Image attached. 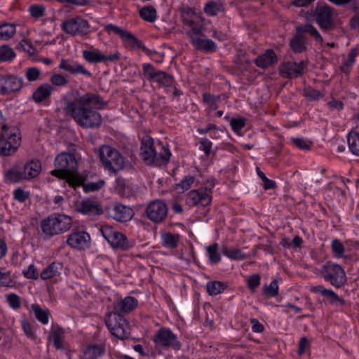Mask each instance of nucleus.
I'll return each mask as SVG.
<instances>
[{
  "label": "nucleus",
  "mask_w": 359,
  "mask_h": 359,
  "mask_svg": "<svg viewBox=\"0 0 359 359\" xmlns=\"http://www.w3.org/2000/svg\"><path fill=\"white\" fill-rule=\"evenodd\" d=\"M305 97L309 100H318L323 97V94L318 90L308 88L304 90Z\"/></svg>",
  "instance_id": "nucleus-59"
},
{
  "label": "nucleus",
  "mask_w": 359,
  "mask_h": 359,
  "mask_svg": "<svg viewBox=\"0 0 359 359\" xmlns=\"http://www.w3.org/2000/svg\"><path fill=\"white\" fill-rule=\"evenodd\" d=\"M46 8L41 4L32 5L29 8V11L32 17L34 18H39L45 15Z\"/></svg>",
  "instance_id": "nucleus-53"
},
{
  "label": "nucleus",
  "mask_w": 359,
  "mask_h": 359,
  "mask_svg": "<svg viewBox=\"0 0 359 359\" xmlns=\"http://www.w3.org/2000/svg\"><path fill=\"white\" fill-rule=\"evenodd\" d=\"M41 74L40 69L36 67H29L25 70V76L30 82L37 81L40 78Z\"/></svg>",
  "instance_id": "nucleus-54"
},
{
  "label": "nucleus",
  "mask_w": 359,
  "mask_h": 359,
  "mask_svg": "<svg viewBox=\"0 0 359 359\" xmlns=\"http://www.w3.org/2000/svg\"><path fill=\"white\" fill-rule=\"evenodd\" d=\"M323 297H326L330 303L333 304L336 302H340L342 304H344V300L341 299L334 292L331 290H326L323 292Z\"/></svg>",
  "instance_id": "nucleus-62"
},
{
  "label": "nucleus",
  "mask_w": 359,
  "mask_h": 359,
  "mask_svg": "<svg viewBox=\"0 0 359 359\" xmlns=\"http://www.w3.org/2000/svg\"><path fill=\"white\" fill-rule=\"evenodd\" d=\"M6 128V123L0 124V155L4 156L15 154L21 142L20 135H17L15 133H8Z\"/></svg>",
  "instance_id": "nucleus-8"
},
{
  "label": "nucleus",
  "mask_w": 359,
  "mask_h": 359,
  "mask_svg": "<svg viewBox=\"0 0 359 359\" xmlns=\"http://www.w3.org/2000/svg\"><path fill=\"white\" fill-rule=\"evenodd\" d=\"M114 240H111L109 244L114 249L127 250L132 247L127 237L122 233L116 231L113 236Z\"/></svg>",
  "instance_id": "nucleus-31"
},
{
  "label": "nucleus",
  "mask_w": 359,
  "mask_h": 359,
  "mask_svg": "<svg viewBox=\"0 0 359 359\" xmlns=\"http://www.w3.org/2000/svg\"><path fill=\"white\" fill-rule=\"evenodd\" d=\"M81 126L88 128L99 126L102 123L100 114H69Z\"/></svg>",
  "instance_id": "nucleus-19"
},
{
  "label": "nucleus",
  "mask_w": 359,
  "mask_h": 359,
  "mask_svg": "<svg viewBox=\"0 0 359 359\" xmlns=\"http://www.w3.org/2000/svg\"><path fill=\"white\" fill-rule=\"evenodd\" d=\"M99 156L104 168L113 172L121 170L124 160L118 151L109 145H103L99 149Z\"/></svg>",
  "instance_id": "nucleus-7"
},
{
  "label": "nucleus",
  "mask_w": 359,
  "mask_h": 359,
  "mask_svg": "<svg viewBox=\"0 0 359 359\" xmlns=\"http://www.w3.org/2000/svg\"><path fill=\"white\" fill-rule=\"evenodd\" d=\"M358 54L357 49H352L351 51L348 54L346 60L343 62L341 66V70L344 72H348L355 62V57Z\"/></svg>",
  "instance_id": "nucleus-46"
},
{
  "label": "nucleus",
  "mask_w": 359,
  "mask_h": 359,
  "mask_svg": "<svg viewBox=\"0 0 359 359\" xmlns=\"http://www.w3.org/2000/svg\"><path fill=\"white\" fill-rule=\"evenodd\" d=\"M76 210L88 217H94L103 214L104 210L100 203L91 198L78 201L76 203Z\"/></svg>",
  "instance_id": "nucleus-16"
},
{
  "label": "nucleus",
  "mask_w": 359,
  "mask_h": 359,
  "mask_svg": "<svg viewBox=\"0 0 359 359\" xmlns=\"http://www.w3.org/2000/svg\"><path fill=\"white\" fill-rule=\"evenodd\" d=\"M63 101L66 112H91L92 110L104 109L107 105L99 94L86 93L79 95L78 90L64 97Z\"/></svg>",
  "instance_id": "nucleus-2"
},
{
  "label": "nucleus",
  "mask_w": 359,
  "mask_h": 359,
  "mask_svg": "<svg viewBox=\"0 0 359 359\" xmlns=\"http://www.w3.org/2000/svg\"><path fill=\"white\" fill-rule=\"evenodd\" d=\"M55 169L50 174L61 180H65L70 187L81 186L85 179L78 172V164L74 154L62 152L54 161Z\"/></svg>",
  "instance_id": "nucleus-1"
},
{
  "label": "nucleus",
  "mask_w": 359,
  "mask_h": 359,
  "mask_svg": "<svg viewBox=\"0 0 359 359\" xmlns=\"http://www.w3.org/2000/svg\"><path fill=\"white\" fill-rule=\"evenodd\" d=\"M0 285L5 287H13L14 282L11 278L9 272H2L0 270Z\"/></svg>",
  "instance_id": "nucleus-60"
},
{
  "label": "nucleus",
  "mask_w": 359,
  "mask_h": 359,
  "mask_svg": "<svg viewBox=\"0 0 359 359\" xmlns=\"http://www.w3.org/2000/svg\"><path fill=\"white\" fill-rule=\"evenodd\" d=\"M194 180V177L187 175L180 183L175 184V189L180 188L182 191H187L191 187Z\"/></svg>",
  "instance_id": "nucleus-55"
},
{
  "label": "nucleus",
  "mask_w": 359,
  "mask_h": 359,
  "mask_svg": "<svg viewBox=\"0 0 359 359\" xmlns=\"http://www.w3.org/2000/svg\"><path fill=\"white\" fill-rule=\"evenodd\" d=\"M185 25L190 27V29L187 32V35L190 39L191 42L194 41V39H196L203 35V25L198 20H193L191 23H187Z\"/></svg>",
  "instance_id": "nucleus-35"
},
{
  "label": "nucleus",
  "mask_w": 359,
  "mask_h": 359,
  "mask_svg": "<svg viewBox=\"0 0 359 359\" xmlns=\"http://www.w3.org/2000/svg\"><path fill=\"white\" fill-rule=\"evenodd\" d=\"M304 67V61H302L299 63L295 62H285L280 65V72L285 78H297L303 74Z\"/></svg>",
  "instance_id": "nucleus-20"
},
{
  "label": "nucleus",
  "mask_w": 359,
  "mask_h": 359,
  "mask_svg": "<svg viewBox=\"0 0 359 359\" xmlns=\"http://www.w3.org/2000/svg\"><path fill=\"white\" fill-rule=\"evenodd\" d=\"M187 202L193 205L207 206L211 202V196L205 191L191 190L187 196Z\"/></svg>",
  "instance_id": "nucleus-21"
},
{
  "label": "nucleus",
  "mask_w": 359,
  "mask_h": 359,
  "mask_svg": "<svg viewBox=\"0 0 359 359\" xmlns=\"http://www.w3.org/2000/svg\"><path fill=\"white\" fill-rule=\"evenodd\" d=\"M41 170V163L38 160H32L27 163L23 168V175L25 180L32 179L38 176Z\"/></svg>",
  "instance_id": "nucleus-30"
},
{
  "label": "nucleus",
  "mask_w": 359,
  "mask_h": 359,
  "mask_svg": "<svg viewBox=\"0 0 359 359\" xmlns=\"http://www.w3.org/2000/svg\"><path fill=\"white\" fill-rule=\"evenodd\" d=\"M156 346L163 348H172L175 351L181 348V343L177 340L176 335L168 328L161 327L153 337Z\"/></svg>",
  "instance_id": "nucleus-10"
},
{
  "label": "nucleus",
  "mask_w": 359,
  "mask_h": 359,
  "mask_svg": "<svg viewBox=\"0 0 359 359\" xmlns=\"http://www.w3.org/2000/svg\"><path fill=\"white\" fill-rule=\"evenodd\" d=\"M105 347L104 343L88 344L83 352L81 359H97L104 354Z\"/></svg>",
  "instance_id": "nucleus-23"
},
{
  "label": "nucleus",
  "mask_w": 359,
  "mask_h": 359,
  "mask_svg": "<svg viewBox=\"0 0 359 359\" xmlns=\"http://www.w3.org/2000/svg\"><path fill=\"white\" fill-rule=\"evenodd\" d=\"M90 243V236L86 231H75L70 233L67 240V244L72 248L83 250Z\"/></svg>",
  "instance_id": "nucleus-17"
},
{
  "label": "nucleus",
  "mask_w": 359,
  "mask_h": 359,
  "mask_svg": "<svg viewBox=\"0 0 359 359\" xmlns=\"http://www.w3.org/2000/svg\"><path fill=\"white\" fill-rule=\"evenodd\" d=\"M106 211L110 217L120 222L130 220L133 215V210L130 208L121 203L107 207Z\"/></svg>",
  "instance_id": "nucleus-18"
},
{
  "label": "nucleus",
  "mask_w": 359,
  "mask_h": 359,
  "mask_svg": "<svg viewBox=\"0 0 359 359\" xmlns=\"http://www.w3.org/2000/svg\"><path fill=\"white\" fill-rule=\"evenodd\" d=\"M104 30L108 34L114 33L119 36L121 39L123 37L124 34L127 32L126 30H124L121 27L112 24H108L105 25L104 27Z\"/></svg>",
  "instance_id": "nucleus-57"
},
{
  "label": "nucleus",
  "mask_w": 359,
  "mask_h": 359,
  "mask_svg": "<svg viewBox=\"0 0 359 359\" xmlns=\"http://www.w3.org/2000/svg\"><path fill=\"white\" fill-rule=\"evenodd\" d=\"M141 150L143 161L148 165L152 161V156L155 154L154 140L149 136H144L141 142Z\"/></svg>",
  "instance_id": "nucleus-25"
},
{
  "label": "nucleus",
  "mask_w": 359,
  "mask_h": 359,
  "mask_svg": "<svg viewBox=\"0 0 359 359\" xmlns=\"http://www.w3.org/2000/svg\"><path fill=\"white\" fill-rule=\"evenodd\" d=\"M15 57V52L8 45L0 46V62L12 60Z\"/></svg>",
  "instance_id": "nucleus-44"
},
{
  "label": "nucleus",
  "mask_w": 359,
  "mask_h": 359,
  "mask_svg": "<svg viewBox=\"0 0 359 359\" xmlns=\"http://www.w3.org/2000/svg\"><path fill=\"white\" fill-rule=\"evenodd\" d=\"M89 24L87 20L80 17H76L62 22V30L72 36L79 34L86 35L89 33Z\"/></svg>",
  "instance_id": "nucleus-14"
},
{
  "label": "nucleus",
  "mask_w": 359,
  "mask_h": 359,
  "mask_svg": "<svg viewBox=\"0 0 359 359\" xmlns=\"http://www.w3.org/2000/svg\"><path fill=\"white\" fill-rule=\"evenodd\" d=\"M181 13L182 22L184 25L191 23L193 20H196L198 18L195 12L191 8H184L182 10Z\"/></svg>",
  "instance_id": "nucleus-52"
},
{
  "label": "nucleus",
  "mask_w": 359,
  "mask_h": 359,
  "mask_svg": "<svg viewBox=\"0 0 359 359\" xmlns=\"http://www.w3.org/2000/svg\"><path fill=\"white\" fill-rule=\"evenodd\" d=\"M140 17L145 21L153 22L156 19V11L151 6H147L143 7L140 11Z\"/></svg>",
  "instance_id": "nucleus-38"
},
{
  "label": "nucleus",
  "mask_w": 359,
  "mask_h": 359,
  "mask_svg": "<svg viewBox=\"0 0 359 359\" xmlns=\"http://www.w3.org/2000/svg\"><path fill=\"white\" fill-rule=\"evenodd\" d=\"M144 76L150 81L157 82L164 86H170L173 83V78L165 72L156 69L149 63L142 65Z\"/></svg>",
  "instance_id": "nucleus-11"
},
{
  "label": "nucleus",
  "mask_w": 359,
  "mask_h": 359,
  "mask_svg": "<svg viewBox=\"0 0 359 359\" xmlns=\"http://www.w3.org/2000/svg\"><path fill=\"white\" fill-rule=\"evenodd\" d=\"M48 340L53 342L56 349L63 348L64 331L61 327H57L53 328L49 334Z\"/></svg>",
  "instance_id": "nucleus-34"
},
{
  "label": "nucleus",
  "mask_w": 359,
  "mask_h": 359,
  "mask_svg": "<svg viewBox=\"0 0 359 359\" xmlns=\"http://www.w3.org/2000/svg\"><path fill=\"white\" fill-rule=\"evenodd\" d=\"M13 196L15 200L22 203L29 197V193L21 188H18L14 191Z\"/></svg>",
  "instance_id": "nucleus-64"
},
{
  "label": "nucleus",
  "mask_w": 359,
  "mask_h": 359,
  "mask_svg": "<svg viewBox=\"0 0 359 359\" xmlns=\"http://www.w3.org/2000/svg\"><path fill=\"white\" fill-rule=\"evenodd\" d=\"M137 300L133 297H127L118 302L114 304L115 312L130 313L133 311L137 306Z\"/></svg>",
  "instance_id": "nucleus-27"
},
{
  "label": "nucleus",
  "mask_w": 359,
  "mask_h": 359,
  "mask_svg": "<svg viewBox=\"0 0 359 359\" xmlns=\"http://www.w3.org/2000/svg\"><path fill=\"white\" fill-rule=\"evenodd\" d=\"M208 293L210 295H217L222 293L226 287V283L220 281L208 282L206 285Z\"/></svg>",
  "instance_id": "nucleus-37"
},
{
  "label": "nucleus",
  "mask_w": 359,
  "mask_h": 359,
  "mask_svg": "<svg viewBox=\"0 0 359 359\" xmlns=\"http://www.w3.org/2000/svg\"><path fill=\"white\" fill-rule=\"evenodd\" d=\"M168 212V208L165 203L159 200L149 203L145 211L147 218L156 224L165 220Z\"/></svg>",
  "instance_id": "nucleus-15"
},
{
  "label": "nucleus",
  "mask_w": 359,
  "mask_h": 359,
  "mask_svg": "<svg viewBox=\"0 0 359 359\" xmlns=\"http://www.w3.org/2000/svg\"><path fill=\"white\" fill-rule=\"evenodd\" d=\"M191 43L197 50H203L206 53L215 52L217 49L216 43L213 41L206 38L204 34L195 39H194V41Z\"/></svg>",
  "instance_id": "nucleus-26"
},
{
  "label": "nucleus",
  "mask_w": 359,
  "mask_h": 359,
  "mask_svg": "<svg viewBox=\"0 0 359 359\" xmlns=\"http://www.w3.org/2000/svg\"><path fill=\"white\" fill-rule=\"evenodd\" d=\"M117 230H116L113 226L109 225L102 226L100 229V231L102 233V236L109 243L111 240L113 239L114 234Z\"/></svg>",
  "instance_id": "nucleus-58"
},
{
  "label": "nucleus",
  "mask_w": 359,
  "mask_h": 359,
  "mask_svg": "<svg viewBox=\"0 0 359 359\" xmlns=\"http://www.w3.org/2000/svg\"><path fill=\"white\" fill-rule=\"evenodd\" d=\"M332 250L337 258L344 257V247L342 243L338 239H334L332 242Z\"/></svg>",
  "instance_id": "nucleus-48"
},
{
  "label": "nucleus",
  "mask_w": 359,
  "mask_h": 359,
  "mask_svg": "<svg viewBox=\"0 0 359 359\" xmlns=\"http://www.w3.org/2000/svg\"><path fill=\"white\" fill-rule=\"evenodd\" d=\"M62 269V264L60 262H52L41 273V278L43 280H46L56 276L60 273Z\"/></svg>",
  "instance_id": "nucleus-32"
},
{
  "label": "nucleus",
  "mask_w": 359,
  "mask_h": 359,
  "mask_svg": "<svg viewBox=\"0 0 359 359\" xmlns=\"http://www.w3.org/2000/svg\"><path fill=\"white\" fill-rule=\"evenodd\" d=\"M180 241L178 234H173L170 232L162 234L163 245L171 249L176 248Z\"/></svg>",
  "instance_id": "nucleus-36"
},
{
  "label": "nucleus",
  "mask_w": 359,
  "mask_h": 359,
  "mask_svg": "<svg viewBox=\"0 0 359 359\" xmlns=\"http://www.w3.org/2000/svg\"><path fill=\"white\" fill-rule=\"evenodd\" d=\"M264 294L271 297H275L278 294V285L277 281L273 280L269 285H264L262 288Z\"/></svg>",
  "instance_id": "nucleus-47"
},
{
  "label": "nucleus",
  "mask_w": 359,
  "mask_h": 359,
  "mask_svg": "<svg viewBox=\"0 0 359 359\" xmlns=\"http://www.w3.org/2000/svg\"><path fill=\"white\" fill-rule=\"evenodd\" d=\"M203 100L209 110L214 111L217 109L218 102L220 101L219 96H215L210 93H203Z\"/></svg>",
  "instance_id": "nucleus-40"
},
{
  "label": "nucleus",
  "mask_w": 359,
  "mask_h": 359,
  "mask_svg": "<svg viewBox=\"0 0 359 359\" xmlns=\"http://www.w3.org/2000/svg\"><path fill=\"white\" fill-rule=\"evenodd\" d=\"M220 8L221 5L219 4L211 1L205 5L204 12L210 16H214L217 14Z\"/></svg>",
  "instance_id": "nucleus-56"
},
{
  "label": "nucleus",
  "mask_w": 359,
  "mask_h": 359,
  "mask_svg": "<svg viewBox=\"0 0 359 359\" xmlns=\"http://www.w3.org/2000/svg\"><path fill=\"white\" fill-rule=\"evenodd\" d=\"M291 142L295 147H298L300 149H304V150H310L311 149V143L306 142L302 138L292 137V138H291Z\"/></svg>",
  "instance_id": "nucleus-61"
},
{
  "label": "nucleus",
  "mask_w": 359,
  "mask_h": 359,
  "mask_svg": "<svg viewBox=\"0 0 359 359\" xmlns=\"http://www.w3.org/2000/svg\"><path fill=\"white\" fill-rule=\"evenodd\" d=\"M222 252L224 255L232 259H244L247 257L245 254L243 253L240 250L238 249H230L227 247H223Z\"/></svg>",
  "instance_id": "nucleus-43"
},
{
  "label": "nucleus",
  "mask_w": 359,
  "mask_h": 359,
  "mask_svg": "<svg viewBox=\"0 0 359 359\" xmlns=\"http://www.w3.org/2000/svg\"><path fill=\"white\" fill-rule=\"evenodd\" d=\"M335 15L334 9L325 4H318L313 11V17L323 30L328 32L335 28Z\"/></svg>",
  "instance_id": "nucleus-9"
},
{
  "label": "nucleus",
  "mask_w": 359,
  "mask_h": 359,
  "mask_svg": "<svg viewBox=\"0 0 359 359\" xmlns=\"http://www.w3.org/2000/svg\"><path fill=\"white\" fill-rule=\"evenodd\" d=\"M22 86V78L13 74H0L1 95H8L19 92Z\"/></svg>",
  "instance_id": "nucleus-12"
},
{
  "label": "nucleus",
  "mask_w": 359,
  "mask_h": 359,
  "mask_svg": "<svg viewBox=\"0 0 359 359\" xmlns=\"http://www.w3.org/2000/svg\"><path fill=\"white\" fill-rule=\"evenodd\" d=\"M320 273L325 281L337 288H341L347 281L344 269L340 265L331 262H327L323 265Z\"/></svg>",
  "instance_id": "nucleus-6"
},
{
  "label": "nucleus",
  "mask_w": 359,
  "mask_h": 359,
  "mask_svg": "<svg viewBox=\"0 0 359 359\" xmlns=\"http://www.w3.org/2000/svg\"><path fill=\"white\" fill-rule=\"evenodd\" d=\"M53 90V88L50 84H41L33 92L32 100L36 103H40L50 97Z\"/></svg>",
  "instance_id": "nucleus-28"
},
{
  "label": "nucleus",
  "mask_w": 359,
  "mask_h": 359,
  "mask_svg": "<svg viewBox=\"0 0 359 359\" xmlns=\"http://www.w3.org/2000/svg\"><path fill=\"white\" fill-rule=\"evenodd\" d=\"M277 61L278 57L274 50L272 49H267L263 54L259 55L256 58L255 62L258 67L266 69L276 63Z\"/></svg>",
  "instance_id": "nucleus-24"
},
{
  "label": "nucleus",
  "mask_w": 359,
  "mask_h": 359,
  "mask_svg": "<svg viewBox=\"0 0 359 359\" xmlns=\"http://www.w3.org/2000/svg\"><path fill=\"white\" fill-rule=\"evenodd\" d=\"M6 177L8 180L12 182H18L24 178L23 171L18 170L15 168H11L6 172Z\"/></svg>",
  "instance_id": "nucleus-45"
},
{
  "label": "nucleus",
  "mask_w": 359,
  "mask_h": 359,
  "mask_svg": "<svg viewBox=\"0 0 359 359\" xmlns=\"http://www.w3.org/2000/svg\"><path fill=\"white\" fill-rule=\"evenodd\" d=\"M347 139L350 151L353 154L359 156V135L357 133L351 132Z\"/></svg>",
  "instance_id": "nucleus-39"
},
{
  "label": "nucleus",
  "mask_w": 359,
  "mask_h": 359,
  "mask_svg": "<svg viewBox=\"0 0 359 359\" xmlns=\"http://www.w3.org/2000/svg\"><path fill=\"white\" fill-rule=\"evenodd\" d=\"M60 68L72 74L81 73L86 76H90V73L87 69L76 62L62 59L60 64Z\"/></svg>",
  "instance_id": "nucleus-29"
},
{
  "label": "nucleus",
  "mask_w": 359,
  "mask_h": 359,
  "mask_svg": "<svg viewBox=\"0 0 359 359\" xmlns=\"http://www.w3.org/2000/svg\"><path fill=\"white\" fill-rule=\"evenodd\" d=\"M15 33V27L13 24H4L0 25V39L8 40Z\"/></svg>",
  "instance_id": "nucleus-42"
},
{
  "label": "nucleus",
  "mask_w": 359,
  "mask_h": 359,
  "mask_svg": "<svg viewBox=\"0 0 359 359\" xmlns=\"http://www.w3.org/2000/svg\"><path fill=\"white\" fill-rule=\"evenodd\" d=\"M72 226V217L63 214H52L41 222V228L46 238L66 232Z\"/></svg>",
  "instance_id": "nucleus-4"
},
{
  "label": "nucleus",
  "mask_w": 359,
  "mask_h": 359,
  "mask_svg": "<svg viewBox=\"0 0 359 359\" xmlns=\"http://www.w3.org/2000/svg\"><path fill=\"white\" fill-rule=\"evenodd\" d=\"M217 249L218 245L216 243L207 248L209 259L212 263H217L220 261L221 256L217 252Z\"/></svg>",
  "instance_id": "nucleus-49"
},
{
  "label": "nucleus",
  "mask_w": 359,
  "mask_h": 359,
  "mask_svg": "<svg viewBox=\"0 0 359 359\" xmlns=\"http://www.w3.org/2000/svg\"><path fill=\"white\" fill-rule=\"evenodd\" d=\"M9 305L14 309H18L20 307V299L15 294H9L6 297Z\"/></svg>",
  "instance_id": "nucleus-63"
},
{
  "label": "nucleus",
  "mask_w": 359,
  "mask_h": 359,
  "mask_svg": "<svg viewBox=\"0 0 359 359\" xmlns=\"http://www.w3.org/2000/svg\"><path fill=\"white\" fill-rule=\"evenodd\" d=\"M121 39L127 48L130 50L141 49L147 55H149L150 50L144 46L142 41L136 38L130 32L127 31Z\"/></svg>",
  "instance_id": "nucleus-22"
},
{
  "label": "nucleus",
  "mask_w": 359,
  "mask_h": 359,
  "mask_svg": "<svg viewBox=\"0 0 359 359\" xmlns=\"http://www.w3.org/2000/svg\"><path fill=\"white\" fill-rule=\"evenodd\" d=\"M83 58L90 63L116 62L120 59V54L116 51L109 55H105L100 50L91 47L90 50H84L82 52Z\"/></svg>",
  "instance_id": "nucleus-13"
},
{
  "label": "nucleus",
  "mask_w": 359,
  "mask_h": 359,
  "mask_svg": "<svg viewBox=\"0 0 359 359\" xmlns=\"http://www.w3.org/2000/svg\"><path fill=\"white\" fill-rule=\"evenodd\" d=\"M230 124L232 130L237 134L240 133L241 129L246 125V118L243 117L232 118L230 120Z\"/></svg>",
  "instance_id": "nucleus-50"
},
{
  "label": "nucleus",
  "mask_w": 359,
  "mask_h": 359,
  "mask_svg": "<svg viewBox=\"0 0 359 359\" xmlns=\"http://www.w3.org/2000/svg\"><path fill=\"white\" fill-rule=\"evenodd\" d=\"M256 170L258 176L263 182V187L265 190L273 189L276 187V182L273 180H269L258 167H257Z\"/></svg>",
  "instance_id": "nucleus-51"
},
{
  "label": "nucleus",
  "mask_w": 359,
  "mask_h": 359,
  "mask_svg": "<svg viewBox=\"0 0 359 359\" xmlns=\"http://www.w3.org/2000/svg\"><path fill=\"white\" fill-rule=\"evenodd\" d=\"M32 309L34 313L36 318L43 324H46L48 322V316L50 314L48 310L42 309L38 304H33Z\"/></svg>",
  "instance_id": "nucleus-41"
},
{
  "label": "nucleus",
  "mask_w": 359,
  "mask_h": 359,
  "mask_svg": "<svg viewBox=\"0 0 359 359\" xmlns=\"http://www.w3.org/2000/svg\"><path fill=\"white\" fill-rule=\"evenodd\" d=\"M105 324L112 335L123 340L130 337V327L125 318L118 312H109L104 318Z\"/></svg>",
  "instance_id": "nucleus-5"
},
{
  "label": "nucleus",
  "mask_w": 359,
  "mask_h": 359,
  "mask_svg": "<svg viewBox=\"0 0 359 359\" xmlns=\"http://www.w3.org/2000/svg\"><path fill=\"white\" fill-rule=\"evenodd\" d=\"M170 156L171 153L168 149H165L163 152L161 154H157L155 151L154 155L152 156V161H151L148 165L157 167L165 165L168 163Z\"/></svg>",
  "instance_id": "nucleus-33"
},
{
  "label": "nucleus",
  "mask_w": 359,
  "mask_h": 359,
  "mask_svg": "<svg viewBox=\"0 0 359 359\" xmlns=\"http://www.w3.org/2000/svg\"><path fill=\"white\" fill-rule=\"evenodd\" d=\"M306 33L313 37L317 43H323V39L317 29L311 23H305L296 27V32L290 41L291 49L296 53H300L307 49L308 38Z\"/></svg>",
  "instance_id": "nucleus-3"
}]
</instances>
